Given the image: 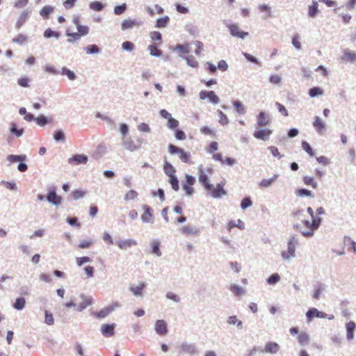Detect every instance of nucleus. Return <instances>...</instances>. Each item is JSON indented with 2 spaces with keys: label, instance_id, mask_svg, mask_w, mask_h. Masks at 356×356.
<instances>
[{
  "label": "nucleus",
  "instance_id": "nucleus-19",
  "mask_svg": "<svg viewBox=\"0 0 356 356\" xmlns=\"http://www.w3.org/2000/svg\"><path fill=\"white\" fill-rule=\"evenodd\" d=\"M313 126L318 133L322 134L325 129V124L319 117L316 116L313 122Z\"/></svg>",
  "mask_w": 356,
  "mask_h": 356
},
{
  "label": "nucleus",
  "instance_id": "nucleus-15",
  "mask_svg": "<svg viewBox=\"0 0 356 356\" xmlns=\"http://www.w3.org/2000/svg\"><path fill=\"white\" fill-rule=\"evenodd\" d=\"M341 59L346 62H353L356 60V52L345 49L343 51Z\"/></svg>",
  "mask_w": 356,
  "mask_h": 356
},
{
  "label": "nucleus",
  "instance_id": "nucleus-50",
  "mask_svg": "<svg viewBox=\"0 0 356 356\" xmlns=\"http://www.w3.org/2000/svg\"><path fill=\"white\" fill-rule=\"evenodd\" d=\"M61 74L66 75L70 80H74L76 78L74 73L66 67L62 69Z\"/></svg>",
  "mask_w": 356,
  "mask_h": 356
},
{
  "label": "nucleus",
  "instance_id": "nucleus-62",
  "mask_svg": "<svg viewBox=\"0 0 356 356\" xmlns=\"http://www.w3.org/2000/svg\"><path fill=\"white\" fill-rule=\"evenodd\" d=\"M150 38L154 41H159V44L161 43V34L159 31H152L150 33Z\"/></svg>",
  "mask_w": 356,
  "mask_h": 356
},
{
  "label": "nucleus",
  "instance_id": "nucleus-57",
  "mask_svg": "<svg viewBox=\"0 0 356 356\" xmlns=\"http://www.w3.org/2000/svg\"><path fill=\"white\" fill-rule=\"evenodd\" d=\"M126 9H127V6L125 3H123L122 5L115 6L114 8V13L115 15H120L122 14L123 13H124Z\"/></svg>",
  "mask_w": 356,
  "mask_h": 356
},
{
  "label": "nucleus",
  "instance_id": "nucleus-61",
  "mask_svg": "<svg viewBox=\"0 0 356 356\" xmlns=\"http://www.w3.org/2000/svg\"><path fill=\"white\" fill-rule=\"evenodd\" d=\"M229 324L235 325L237 324L238 327H242V322L241 321H238L237 317L236 316H232L229 318L227 321Z\"/></svg>",
  "mask_w": 356,
  "mask_h": 356
},
{
  "label": "nucleus",
  "instance_id": "nucleus-48",
  "mask_svg": "<svg viewBox=\"0 0 356 356\" xmlns=\"http://www.w3.org/2000/svg\"><path fill=\"white\" fill-rule=\"evenodd\" d=\"M124 147L130 151H134L136 149V146L133 143L131 139H127L123 141Z\"/></svg>",
  "mask_w": 356,
  "mask_h": 356
},
{
  "label": "nucleus",
  "instance_id": "nucleus-6",
  "mask_svg": "<svg viewBox=\"0 0 356 356\" xmlns=\"http://www.w3.org/2000/svg\"><path fill=\"white\" fill-rule=\"evenodd\" d=\"M200 98L205 99L208 98L213 104H218L219 102V97L215 94L213 91L203 90L200 92Z\"/></svg>",
  "mask_w": 356,
  "mask_h": 356
},
{
  "label": "nucleus",
  "instance_id": "nucleus-42",
  "mask_svg": "<svg viewBox=\"0 0 356 356\" xmlns=\"http://www.w3.org/2000/svg\"><path fill=\"white\" fill-rule=\"evenodd\" d=\"M218 114L219 116V122L222 125H227L229 123L227 115L222 111H218Z\"/></svg>",
  "mask_w": 356,
  "mask_h": 356
},
{
  "label": "nucleus",
  "instance_id": "nucleus-22",
  "mask_svg": "<svg viewBox=\"0 0 356 356\" xmlns=\"http://www.w3.org/2000/svg\"><path fill=\"white\" fill-rule=\"evenodd\" d=\"M181 353H187L189 355H194L197 353L196 348L194 346L191 344H183L181 346Z\"/></svg>",
  "mask_w": 356,
  "mask_h": 356
},
{
  "label": "nucleus",
  "instance_id": "nucleus-58",
  "mask_svg": "<svg viewBox=\"0 0 356 356\" xmlns=\"http://www.w3.org/2000/svg\"><path fill=\"white\" fill-rule=\"evenodd\" d=\"M67 35L68 36V42H72L75 40H79L81 36L79 33H67Z\"/></svg>",
  "mask_w": 356,
  "mask_h": 356
},
{
  "label": "nucleus",
  "instance_id": "nucleus-44",
  "mask_svg": "<svg viewBox=\"0 0 356 356\" xmlns=\"http://www.w3.org/2000/svg\"><path fill=\"white\" fill-rule=\"evenodd\" d=\"M28 15H29V13L26 10H24L20 14L19 18L17 22V26L18 27H20L22 25V24L25 22V21L26 20V19L28 17Z\"/></svg>",
  "mask_w": 356,
  "mask_h": 356
},
{
  "label": "nucleus",
  "instance_id": "nucleus-32",
  "mask_svg": "<svg viewBox=\"0 0 356 356\" xmlns=\"http://www.w3.org/2000/svg\"><path fill=\"white\" fill-rule=\"evenodd\" d=\"M234 227H238L240 229H243L245 226H244V223L241 220H238L237 222L236 221H234V220H231L229 222L228 225H227V229L230 231L232 228H234Z\"/></svg>",
  "mask_w": 356,
  "mask_h": 356
},
{
  "label": "nucleus",
  "instance_id": "nucleus-10",
  "mask_svg": "<svg viewBox=\"0 0 356 356\" xmlns=\"http://www.w3.org/2000/svg\"><path fill=\"white\" fill-rule=\"evenodd\" d=\"M140 25V22L132 19H126L122 21L121 28L122 30L137 27Z\"/></svg>",
  "mask_w": 356,
  "mask_h": 356
},
{
  "label": "nucleus",
  "instance_id": "nucleus-59",
  "mask_svg": "<svg viewBox=\"0 0 356 356\" xmlns=\"http://www.w3.org/2000/svg\"><path fill=\"white\" fill-rule=\"evenodd\" d=\"M178 126L179 122L176 119L172 118V116L168 120V127L170 129H175Z\"/></svg>",
  "mask_w": 356,
  "mask_h": 356
},
{
  "label": "nucleus",
  "instance_id": "nucleus-14",
  "mask_svg": "<svg viewBox=\"0 0 356 356\" xmlns=\"http://www.w3.org/2000/svg\"><path fill=\"white\" fill-rule=\"evenodd\" d=\"M115 324H104L101 327L102 333L105 337H112L114 335Z\"/></svg>",
  "mask_w": 356,
  "mask_h": 356
},
{
  "label": "nucleus",
  "instance_id": "nucleus-64",
  "mask_svg": "<svg viewBox=\"0 0 356 356\" xmlns=\"http://www.w3.org/2000/svg\"><path fill=\"white\" fill-rule=\"evenodd\" d=\"M323 291V288L321 284H318L316 288L314 289V293H313V298L316 300H318L321 297V293Z\"/></svg>",
  "mask_w": 356,
  "mask_h": 356
},
{
  "label": "nucleus",
  "instance_id": "nucleus-45",
  "mask_svg": "<svg viewBox=\"0 0 356 356\" xmlns=\"http://www.w3.org/2000/svg\"><path fill=\"white\" fill-rule=\"evenodd\" d=\"M149 53L153 56H159L161 55V51L156 47V45L152 44L148 47Z\"/></svg>",
  "mask_w": 356,
  "mask_h": 356
},
{
  "label": "nucleus",
  "instance_id": "nucleus-18",
  "mask_svg": "<svg viewBox=\"0 0 356 356\" xmlns=\"http://www.w3.org/2000/svg\"><path fill=\"white\" fill-rule=\"evenodd\" d=\"M270 122V120L268 118V115L264 112H261L257 116V126L259 127H265L269 124Z\"/></svg>",
  "mask_w": 356,
  "mask_h": 356
},
{
  "label": "nucleus",
  "instance_id": "nucleus-16",
  "mask_svg": "<svg viewBox=\"0 0 356 356\" xmlns=\"http://www.w3.org/2000/svg\"><path fill=\"white\" fill-rule=\"evenodd\" d=\"M280 350V346L276 342H268L264 348V352L267 353L275 354Z\"/></svg>",
  "mask_w": 356,
  "mask_h": 356
},
{
  "label": "nucleus",
  "instance_id": "nucleus-7",
  "mask_svg": "<svg viewBox=\"0 0 356 356\" xmlns=\"http://www.w3.org/2000/svg\"><path fill=\"white\" fill-rule=\"evenodd\" d=\"M154 329L156 332L161 336H164L168 333L167 323L164 320H157Z\"/></svg>",
  "mask_w": 356,
  "mask_h": 356
},
{
  "label": "nucleus",
  "instance_id": "nucleus-60",
  "mask_svg": "<svg viewBox=\"0 0 356 356\" xmlns=\"http://www.w3.org/2000/svg\"><path fill=\"white\" fill-rule=\"evenodd\" d=\"M35 121L39 126H44L47 123V118L44 115H39L35 118Z\"/></svg>",
  "mask_w": 356,
  "mask_h": 356
},
{
  "label": "nucleus",
  "instance_id": "nucleus-36",
  "mask_svg": "<svg viewBox=\"0 0 356 356\" xmlns=\"http://www.w3.org/2000/svg\"><path fill=\"white\" fill-rule=\"evenodd\" d=\"M309 15L311 17H314L318 13V3L316 1H313L312 4L309 6Z\"/></svg>",
  "mask_w": 356,
  "mask_h": 356
},
{
  "label": "nucleus",
  "instance_id": "nucleus-49",
  "mask_svg": "<svg viewBox=\"0 0 356 356\" xmlns=\"http://www.w3.org/2000/svg\"><path fill=\"white\" fill-rule=\"evenodd\" d=\"M233 105H234V107L235 108L236 111L238 113H240V114L245 113V108L241 102H240L238 101H234L233 102Z\"/></svg>",
  "mask_w": 356,
  "mask_h": 356
},
{
  "label": "nucleus",
  "instance_id": "nucleus-41",
  "mask_svg": "<svg viewBox=\"0 0 356 356\" xmlns=\"http://www.w3.org/2000/svg\"><path fill=\"white\" fill-rule=\"evenodd\" d=\"M138 197V193L134 190H130L124 195V200L129 201L135 200Z\"/></svg>",
  "mask_w": 356,
  "mask_h": 356
},
{
  "label": "nucleus",
  "instance_id": "nucleus-53",
  "mask_svg": "<svg viewBox=\"0 0 356 356\" xmlns=\"http://www.w3.org/2000/svg\"><path fill=\"white\" fill-rule=\"evenodd\" d=\"M90 8L95 11H100L103 9V4L99 1H94L90 4Z\"/></svg>",
  "mask_w": 356,
  "mask_h": 356
},
{
  "label": "nucleus",
  "instance_id": "nucleus-51",
  "mask_svg": "<svg viewBox=\"0 0 356 356\" xmlns=\"http://www.w3.org/2000/svg\"><path fill=\"white\" fill-rule=\"evenodd\" d=\"M92 243L93 242L92 240H83L79 243L78 248L80 249L89 248Z\"/></svg>",
  "mask_w": 356,
  "mask_h": 356
},
{
  "label": "nucleus",
  "instance_id": "nucleus-17",
  "mask_svg": "<svg viewBox=\"0 0 356 356\" xmlns=\"http://www.w3.org/2000/svg\"><path fill=\"white\" fill-rule=\"evenodd\" d=\"M209 191L211 193V195L216 198L226 195V191L223 188V184H218L215 188L212 187L211 191Z\"/></svg>",
  "mask_w": 356,
  "mask_h": 356
},
{
  "label": "nucleus",
  "instance_id": "nucleus-11",
  "mask_svg": "<svg viewBox=\"0 0 356 356\" xmlns=\"http://www.w3.org/2000/svg\"><path fill=\"white\" fill-rule=\"evenodd\" d=\"M307 318L309 321H311L314 317L317 318H325L326 316V314L322 312H319L316 308H312L307 311L306 313Z\"/></svg>",
  "mask_w": 356,
  "mask_h": 356
},
{
  "label": "nucleus",
  "instance_id": "nucleus-47",
  "mask_svg": "<svg viewBox=\"0 0 356 356\" xmlns=\"http://www.w3.org/2000/svg\"><path fill=\"white\" fill-rule=\"evenodd\" d=\"M323 93V90L318 87H313L309 90V94L312 97L321 95Z\"/></svg>",
  "mask_w": 356,
  "mask_h": 356
},
{
  "label": "nucleus",
  "instance_id": "nucleus-4",
  "mask_svg": "<svg viewBox=\"0 0 356 356\" xmlns=\"http://www.w3.org/2000/svg\"><path fill=\"white\" fill-rule=\"evenodd\" d=\"M296 240L294 237L290 238L288 242V250L286 252H282V256L284 259H289L295 256Z\"/></svg>",
  "mask_w": 356,
  "mask_h": 356
},
{
  "label": "nucleus",
  "instance_id": "nucleus-31",
  "mask_svg": "<svg viewBox=\"0 0 356 356\" xmlns=\"http://www.w3.org/2000/svg\"><path fill=\"white\" fill-rule=\"evenodd\" d=\"M54 10L53 7L50 6H44L40 10V14L44 19H48L49 14Z\"/></svg>",
  "mask_w": 356,
  "mask_h": 356
},
{
  "label": "nucleus",
  "instance_id": "nucleus-24",
  "mask_svg": "<svg viewBox=\"0 0 356 356\" xmlns=\"http://www.w3.org/2000/svg\"><path fill=\"white\" fill-rule=\"evenodd\" d=\"M277 177H278V175H275L270 179H264L259 182V186L260 188H267V187L271 186L272 184L276 181Z\"/></svg>",
  "mask_w": 356,
  "mask_h": 356
},
{
  "label": "nucleus",
  "instance_id": "nucleus-3",
  "mask_svg": "<svg viewBox=\"0 0 356 356\" xmlns=\"http://www.w3.org/2000/svg\"><path fill=\"white\" fill-rule=\"evenodd\" d=\"M195 183V179L194 177L189 175H186V181L183 183L182 187L188 195H191L194 193L193 186Z\"/></svg>",
  "mask_w": 356,
  "mask_h": 356
},
{
  "label": "nucleus",
  "instance_id": "nucleus-29",
  "mask_svg": "<svg viewBox=\"0 0 356 356\" xmlns=\"http://www.w3.org/2000/svg\"><path fill=\"white\" fill-rule=\"evenodd\" d=\"M26 157L25 155H13L10 154L7 156V160L10 163H13L18 161H24Z\"/></svg>",
  "mask_w": 356,
  "mask_h": 356
},
{
  "label": "nucleus",
  "instance_id": "nucleus-13",
  "mask_svg": "<svg viewBox=\"0 0 356 356\" xmlns=\"http://www.w3.org/2000/svg\"><path fill=\"white\" fill-rule=\"evenodd\" d=\"M356 329V324L353 321H350L346 325V338L348 341L353 339L354 332Z\"/></svg>",
  "mask_w": 356,
  "mask_h": 356
},
{
  "label": "nucleus",
  "instance_id": "nucleus-40",
  "mask_svg": "<svg viewBox=\"0 0 356 356\" xmlns=\"http://www.w3.org/2000/svg\"><path fill=\"white\" fill-rule=\"evenodd\" d=\"M83 301L80 303L79 308V310L81 311L86 308L88 306L90 305L92 302V299L88 297L83 296Z\"/></svg>",
  "mask_w": 356,
  "mask_h": 356
},
{
  "label": "nucleus",
  "instance_id": "nucleus-35",
  "mask_svg": "<svg viewBox=\"0 0 356 356\" xmlns=\"http://www.w3.org/2000/svg\"><path fill=\"white\" fill-rule=\"evenodd\" d=\"M145 285L144 283H140L139 285L136 286H133L130 288V290L135 296H142L143 291L145 288Z\"/></svg>",
  "mask_w": 356,
  "mask_h": 356
},
{
  "label": "nucleus",
  "instance_id": "nucleus-54",
  "mask_svg": "<svg viewBox=\"0 0 356 356\" xmlns=\"http://www.w3.org/2000/svg\"><path fill=\"white\" fill-rule=\"evenodd\" d=\"M85 50L87 54H97L99 51V47L95 44L88 45Z\"/></svg>",
  "mask_w": 356,
  "mask_h": 356
},
{
  "label": "nucleus",
  "instance_id": "nucleus-33",
  "mask_svg": "<svg viewBox=\"0 0 356 356\" xmlns=\"http://www.w3.org/2000/svg\"><path fill=\"white\" fill-rule=\"evenodd\" d=\"M26 305V300L24 298H18L15 300L13 303V307L17 310L22 309Z\"/></svg>",
  "mask_w": 356,
  "mask_h": 356
},
{
  "label": "nucleus",
  "instance_id": "nucleus-25",
  "mask_svg": "<svg viewBox=\"0 0 356 356\" xmlns=\"http://www.w3.org/2000/svg\"><path fill=\"white\" fill-rule=\"evenodd\" d=\"M74 23L76 25L78 33H80L81 36L86 35L89 32V28L86 26H82L79 24V21L77 19L74 20Z\"/></svg>",
  "mask_w": 356,
  "mask_h": 356
},
{
  "label": "nucleus",
  "instance_id": "nucleus-46",
  "mask_svg": "<svg viewBox=\"0 0 356 356\" xmlns=\"http://www.w3.org/2000/svg\"><path fill=\"white\" fill-rule=\"evenodd\" d=\"M10 132L13 134H15L16 136L19 137L23 134L24 129H17L16 124L15 123H12L11 128H10Z\"/></svg>",
  "mask_w": 356,
  "mask_h": 356
},
{
  "label": "nucleus",
  "instance_id": "nucleus-63",
  "mask_svg": "<svg viewBox=\"0 0 356 356\" xmlns=\"http://www.w3.org/2000/svg\"><path fill=\"white\" fill-rule=\"evenodd\" d=\"M280 279V275L277 273L273 274L268 279V283L269 284H275L277 282H279Z\"/></svg>",
  "mask_w": 356,
  "mask_h": 356
},
{
  "label": "nucleus",
  "instance_id": "nucleus-20",
  "mask_svg": "<svg viewBox=\"0 0 356 356\" xmlns=\"http://www.w3.org/2000/svg\"><path fill=\"white\" fill-rule=\"evenodd\" d=\"M137 242L134 239H128L124 241H121L118 243V246L122 250H127L129 248L136 245Z\"/></svg>",
  "mask_w": 356,
  "mask_h": 356
},
{
  "label": "nucleus",
  "instance_id": "nucleus-5",
  "mask_svg": "<svg viewBox=\"0 0 356 356\" xmlns=\"http://www.w3.org/2000/svg\"><path fill=\"white\" fill-rule=\"evenodd\" d=\"M228 28L231 35L234 37L243 39L248 35V33L241 31L237 24H230L228 26Z\"/></svg>",
  "mask_w": 356,
  "mask_h": 356
},
{
  "label": "nucleus",
  "instance_id": "nucleus-43",
  "mask_svg": "<svg viewBox=\"0 0 356 356\" xmlns=\"http://www.w3.org/2000/svg\"><path fill=\"white\" fill-rule=\"evenodd\" d=\"M44 36L47 38H49L51 37L58 38L60 37V33L58 32L51 30V29H47L44 33Z\"/></svg>",
  "mask_w": 356,
  "mask_h": 356
},
{
  "label": "nucleus",
  "instance_id": "nucleus-27",
  "mask_svg": "<svg viewBox=\"0 0 356 356\" xmlns=\"http://www.w3.org/2000/svg\"><path fill=\"white\" fill-rule=\"evenodd\" d=\"M113 310V307H108L104 308L98 312L94 313V316L97 318H104L108 316L112 311Z\"/></svg>",
  "mask_w": 356,
  "mask_h": 356
},
{
  "label": "nucleus",
  "instance_id": "nucleus-2",
  "mask_svg": "<svg viewBox=\"0 0 356 356\" xmlns=\"http://www.w3.org/2000/svg\"><path fill=\"white\" fill-rule=\"evenodd\" d=\"M170 154H177L180 160L186 163H191V154L188 152L184 151L182 148L178 147L172 144H170L168 147Z\"/></svg>",
  "mask_w": 356,
  "mask_h": 356
},
{
  "label": "nucleus",
  "instance_id": "nucleus-52",
  "mask_svg": "<svg viewBox=\"0 0 356 356\" xmlns=\"http://www.w3.org/2000/svg\"><path fill=\"white\" fill-rule=\"evenodd\" d=\"M200 131L202 134L207 136H214L216 135L215 131L207 126L201 127Z\"/></svg>",
  "mask_w": 356,
  "mask_h": 356
},
{
  "label": "nucleus",
  "instance_id": "nucleus-1",
  "mask_svg": "<svg viewBox=\"0 0 356 356\" xmlns=\"http://www.w3.org/2000/svg\"><path fill=\"white\" fill-rule=\"evenodd\" d=\"M321 222V218H302L300 222L295 225V228L299 231L304 236L311 237L316 230Z\"/></svg>",
  "mask_w": 356,
  "mask_h": 356
},
{
  "label": "nucleus",
  "instance_id": "nucleus-34",
  "mask_svg": "<svg viewBox=\"0 0 356 356\" xmlns=\"http://www.w3.org/2000/svg\"><path fill=\"white\" fill-rule=\"evenodd\" d=\"M181 230L183 234L186 235L196 234L197 233V229L195 227L190 225L184 226Z\"/></svg>",
  "mask_w": 356,
  "mask_h": 356
},
{
  "label": "nucleus",
  "instance_id": "nucleus-8",
  "mask_svg": "<svg viewBox=\"0 0 356 356\" xmlns=\"http://www.w3.org/2000/svg\"><path fill=\"white\" fill-rule=\"evenodd\" d=\"M272 133L273 131L269 129H258L254 132L253 136L257 139L266 140L268 139Z\"/></svg>",
  "mask_w": 356,
  "mask_h": 356
},
{
  "label": "nucleus",
  "instance_id": "nucleus-56",
  "mask_svg": "<svg viewBox=\"0 0 356 356\" xmlns=\"http://www.w3.org/2000/svg\"><path fill=\"white\" fill-rule=\"evenodd\" d=\"M45 314V323L47 325H53L54 323V319L51 313L49 312L47 310L44 311Z\"/></svg>",
  "mask_w": 356,
  "mask_h": 356
},
{
  "label": "nucleus",
  "instance_id": "nucleus-23",
  "mask_svg": "<svg viewBox=\"0 0 356 356\" xmlns=\"http://www.w3.org/2000/svg\"><path fill=\"white\" fill-rule=\"evenodd\" d=\"M87 161L88 157L83 154H76L70 159V162H74L76 164L86 163Z\"/></svg>",
  "mask_w": 356,
  "mask_h": 356
},
{
  "label": "nucleus",
  "instance_id": "nucleus-21",
  "mask_svg": "<svg viewBox=\"0 0 356 356\" xmlns=\"http://www.w3.org/2000/svg\"><path fill=\"white\" fill-rule=\"evenodd\" d=\"M297 340L300 346H304L309 344L310 337L307 332H302L298 335Z\"/></svg>",
  "mask_w": 356,
  "mask_h": 356
},
{
  "label": "nucleus",
  "instance_id": "nucleus-28",
  "mask_svg": "<svg viewBox=\"0 0 356 356\" xmlns=\"http://www.w3.org/2000/svg\"><path fill=\"white\" fill-rule=\"evenodd\" d=\"M168 181L171 184L172 188L174 191H178L179 189V181L177 176L175 175L168 176Z\"/></svg>",
  "mask_w": 356,
  "mask_h": 356
},
{
  "label": "nucleus",
  "instance_id": "nucleus-37",
  "mask_svg": "<svg viewBox=\"0 0 356 356\" xmlns=\"http://www.w3.org/2000/svg\"><path fill=\"white\" fill-rule=\"evenodd\" d=\"M303 181H304L305 184L307 185V186H310L313 188H317V183L314 180V177H309V176H305L303 177Z\"/></svg>",
  "mask_w": 356,
  "mask_h": 356
},
{
  "label": "nucleus",
  "instance_id": "nucleus-39",
  "mask_svg": "<svg viewBox=\"0 0 356 356\" xmlns=\"http://www.w3.org/2000/svg\"><path fill=\"white\" fill-rule=\"evenodd\" d=\"M170 21V18L168 16H165L164 17L159 18L156 20V26L158 28H163L167 26Z\"/></svg>",
  "mask_w": 356,
  "mask_h": 356
},
{
  "label": "nucleus",
  "instance_id": "nucleus-26",
  "mask_svg": "<svg viewBox=\"0 0 356 356\" xmlns=\"http://www.w3.org/2000/svg\"><path fill=\"white\" fill-rule=\"evenodd\" d=\"M47 198L49 202L56 205L60 204L61 203V197L58 196L54 191L49 193Z\"/></svg>",
  "mask_w": 356,
  "mask_h": 356
},
{
  "label": "nucleus",
  "instance_id": "nucleus-12",
  "mask_svg": "<svg viewBox=\"0 0 356 356\" xmlns=\"http://www.w3.org/2000/svg\"><path fill=\"white\" fill-rule=\"evenodd\" d=\"M199 181L204 186L207 191H211L212 185L209 182L208 176L204 172L203 170H200L199 174Z\"/></svg>",
  "mask_w": 356,
  "mask_h": 356
},
{
  "label": "nucleus",
  "instance_id": "nucleus-38",
  "mask_svg": "<svg viewBox=\"0 0 356 356\" xmlns=\"http://www.w3.org/2000/svg\"><path fill=\"white\" fill-rule=\"evenodd\" d=\"M152 253L156 254V256H161V252L160 251V242L157 241H154L152 244Z\"/></svg>",
  "mask_w": 356,
  "mask_h": 356
},
{
  "label": "nucleus",
  "instance_id": "nucleus-55",
  "mask_svg": "<svg viewBox=\"0 0 356 356\" xmlns=\"http://www.w3.org/2000/svg\"><path fill=\"white\" fill-rule=\"evenodd\" d=\"M302 149L308 153L311 156H314V152L310 145L307 141L302 143Z\"/></svg>",
  "mask_w": 356,
  "mask_h": 356
},
{
  "label": "nucleus",
  "instance_id": "nucleus-30",
  "mask_svg": "<svg viewBox=\"0 0 356 356\" xmlns=\"http://www.w3.org/2000/svg\"><path fill=\"white\" fill-rule=\"evenodd\" d=\"M163 170H164L165 173L168 176H170V175H175V172H176L175 168L172 166V165L171 163H170L168 161H166L164 163V165H163Z\"/></svg>",
  "mask_w": 356,
  "mask_h": 356
},
{
  "label": "nucleus",
  "instance_id": "nucleus-9",
  "mask_svg": "<svg viewBox=\"0 0 356 356\" xmlns=\"http://www.w3.org/2000/svg\"><path fill=\"white\" fill-rule=\"evenodd\" d=\"M143 213L141 216V219L145 222H153V214L152 209L147 205L143 206Z\"/></svg>",
  "mask_w": 356,
  "mask_h": 356
}]
</instances>
